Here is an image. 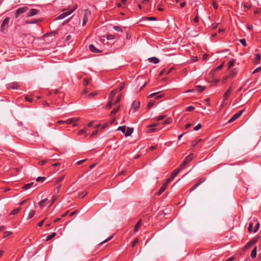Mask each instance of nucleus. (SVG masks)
Instances as JSON below:
<instances>
[{"label": "nucleus", "mask_w": 261, "mask_h": 261, "mask_svg": "<svg viewBox=\"0 0 261 261\" xmlns=\"http://www.w3.org/2000/svg\"><path fill=\"white\" fill-rule=\"evenodd\" d=\"M141 225V221L140 220L137 222L135 226L134 227V232H136L138 231L139 229L140 228V226Z\"/></svg>", "instance_id": "aec40b11"}, {"label": "nucleus", "mask_w": 261, "mask_h": 261, "mask_svg": "<svg viewBox=\"0 0 261 261\" xmlns=\"http://www.w3.org/2000/svg\"><path fill=\"white\" fill-rule=\"evenodd\" d=\"M245 111V110H242L238 112V113L234 114L232 115V116L230 118V119L228 120V122L231 123L234 120H237L239 117H240L243 112Z\"/></svg>", "instance_id": "20e7f679"}, {"label": "nucleus", "mask_w": 261, "mask_h": 261, "mask_svg": "<svg viewBox=\"0 0 261 261\" xmlns=\"http://www.w3.org/2000/svg\"><path fill=\"white\" fill-rule=\"evenodd\" d=\"M89 82V80L88 79H85L84 80L83 84H84V86H87V85H88Z\"/></svg>", "instance_id": "338daca9"}, {"label": "nucleus", "mask_w": 261, "mask_h": 261, "mask_svg": "<svg viewBox=\"0 0 261 261\" xmlns=\"http://www.w3.org/2000/svg\"><path fill=\"white\" fill-rule=\"evenodd\" d=\"M236 62V60L233 59H231V60H230L228 63V69H229Z\"/></svg>", "instance_id": "a878e982"}, {"label": "nucleus", "mask_w": 261, "mask_h": 261, "mask_svg": "<svg viewBox=\"0 0 261 261\" xmlns=\"http://www.w3.org/2000/svg\"><path fill=\"white\" fill-rule=\"evenodd\" d=\"M114 38H115L114 36L113 35L109 34V35H107V39L108 40H112V39H114Z\"/></svg>", "instance_id": "bf43d9fd"}, {"label": "nucleus", "mask_w": 261, "mask_h": 261, "mask_svg": "<svg viewBox=\"0 0 261 261\" xmlns=\"http://www.w3.org/2000/svg\"><path fill=\"white\" fill-rule=\"evenodd\" d=\"M65 175H63L62 176H61L60 177H59L58 178H57L55 181V183L56 185H57L60 182L62 181L65 178Z\"/></svg>", "instance_id": "4be33fe9"}, {"label": "nucleus", "mask_w": 261, "mask_h": 261, "mask_svg": "<svg viewBox=\"0 0 261 261\" xmlns=\"http://www.w3.org/2000/svg\"><path fill=\"white\" fill-rule=\"evenodd\" d=\"M91 12L88 10H84V17L83 19H86V20L88 21L89 17L91 16Z\"/></svg>", "instance_id": "f8f14e48"}, {"label": "nucleus", "mask_w": 261, "mask_h": 261, "mask_svg": "<svg viewBox=\"0 0 261 261\" xmlns=\"http://www.w3.org/2000/svg\"><path fill=\"white\" fill-rule=\"evenodd\" d=\"M46 179V178L45 177H38L36 179L37 182H43Z\"/></svg>", "instance_id": "ea45409f"}, {"label": "nucleus", "mask_w": 261, "mask_h": 261, "mask_svg": "<svg viewBox=\"0 0 261 261\" xmlns=\"http://www.w3.org/2000/svg\"><path fill=\"white\" fill-rule=\"evenodd\" d=\"M29 8L26 6H24L17 9L15 13V18H18L20 14L27 12Z\"/></svg>", "instance_id": "7ed1b4c3"}, {"label": "nucleus", "mask_w": 261, "mask_h": 261, "mask_svg": "<svg viewBox=\"0 0 261 261\" xmlns=\"http://www.w3.org/2000/svg\"><path fill=\"white\" fill-rule=\"evenodd\" d=\"M35 214V210H31L30 211V213H29V214L27 219H31L34 216Z\"/></svg>", "instance_id": "393cba45"}, {"label": "nucleus", "mask_w": 261, "mask_h": 261, "mask_svg": "<svg viewBox=\"0 0 261 261\" xmlns=\"http://www.w3.org/2000/svg\"><path fill=\"white\" fill-rule=\"evenodd\" d=\"M39 22V20L38 19H36V20H34L32 21H30L29 20H27L25 21V23L27 24H32V23H37Z\"/></svg>", "instance_id": "49530a36"}, {"label": "nucleus", "mask_w": 261, "mask_h": 261, "mask_svg": "<svg viewBox=\"0 0 261 261\" xmlns=\"http://www.w3.org/2000/svg\"><path fill=\"white\" fill-rule=\"evenodd\" d=\"M9 21L10 18L9 17H7L3 20L1 26V31L2 33H5L8 28Z\"/></svg>", "instance_id": "f257e3e1"}, {"label": "nucleus", "mask_w": 261, "mask_h": 261, "mask_svg": "<svg viewBox=\"0 0 261 261\" xmlns=\"http://www.w3.org/2000/svg\"><path fill=\"white\" fill-rule=\"evenodd\" d=\"M33 184H34V182L27 184L24 185L22 189L23 190H28V189L31 188L33 186Z\"/></svg>", "instance_id": "bb28decb"}, {"label": "nucleus", "mask_w": 261, "mask_h": 261, "mask_svg": "<svg viewBox=\"0 0 261 261\" xmlns=\"http://www.w3.org/2000/svg\"><path fill=\"white\" fill-rule=\"evenodd\" d=\"M223 65H224V63L223 62L220 65H219L218 67H217L215 70L218 71V70H221L222 69V68L223 67Z\"/></svg>", "instance_id": "4d7b16f0"}, {"label": "nucleus", "mask_w": 261, "mask_h": 261, "mask_svg": "<svg viewBox=\"0 0 261 261\" xmlns=\"http://www.w3.org/2000/svg\"><path fill=\"white\" fill-rule=\"evenodd\" d=\"M256 242V240H252L248 242L245 245V248H249Z\"/></svg>", "instance_id": "f3484780"}, {"label": "nucleus", "mask_w": 261, "mask_h": 261, "mask_svg": "<svg viewBox=\"0 0 261 261\" xmlns=\"http://www.w3.org/2000/svg\"><path fill=\"white\" fill-rule=\"evenodd\" d=\"M171 181V180H168V178L166 180V181L164 182V183L163 185V187H164L165 189H166L169 183H170Z\"/></svg>", "instance_id": "a18cd8bd"}, {"label": "nucleus", "mask_w": 261, "mask_h": 261, "mask_svg": "<svg viewBox=\"0 0 261 261\" xmlns=\"http://www.w3.org/2000/svg\"><path fill=\"white\" fill-rule=\"evenodd\" d=\"M47 200V198H45L42 200H41L39 203V205L40 206V207H43L44 205H45V203L46 202V201Z\"/></svg>", "instance_id": "58836bf2"}, {"label": "nucleus", "mask_w": 261, "mask_h": 261, "mask_svg": "<svg viewBox=\"0 0 261 261\" xmlns=\"http://www.w3.org/2000/svg\"><path fill=\"white\" fill-rule=\"evenodd\" d=\"M120 109V106L114 108L110 113V116L112 117L113 115H114L117 112L119 111Z\"/></svg>", "instance_id": "6ab92c4d"}, {"label": "nucleus", "mask_w": 261, "mask_h": 261, "mask_svg": "<svg viewBox=\"0 0 261 261\" xmlns=\"http://www.w3.org/2000/svg\"><path fill=\"white\" fill-rule=\"evenodd\" d=\"M40 12V11L36 9H31L29 12L27 13V17H32L33 16H34L35 15H37L38 14V13Z\"/></svg>", "instance_id": "0eeeda50"}, {"label": "nucleus", "mask_w": 261, "mask_h": 261, "mask_svg": "<svg viewBox=\"0 0 261 261\" xmlns=\"http://www.w3.org/2000/svg\"><path fill=\"white\" fill-rule=\"evenodd\" d=\"M117 91V89H114L113 91H112L109 95V99H113V97L116 95Z\"/></svg>", "instance_id": "5701e85b"}, {"label": "nucleus", "mask_w": 261, "mask_h": 261, "mask_svg": "<svg viewBox=\"0 0 261 261\" xmlns=\"http://www.w3.org/2000/svg\"><path fill=\"white\" fill-rule=\"evenodd\" d=\"M133 133V129L130 128H128L125 132V136H130Z\"/></svg>", "instance_id": "72a5a7b5"}, {"label": "nucleus", "mask_w": 261, "mask_h": 261, "mask_svg": "<svg viewBox=\"0 0 261 261\" xmlns=\"http://www.w3.org/2000/svg\"><path fill=\"white\" fill-rule=\"evenodd\" d=\"M195 89L196 91L201 93L204 91V90L205 89V87L201 86H196Z\"/></svg>", "instance_id": "b1692460"}, {"label": "nucleus", "mask_w": 261, "mask_h": 261, "mask_svg": "<svg viewBox=\"0 0 261 261\" xmlns=\"http://www.w3.org/2000/svg\"><path fill=\"white\" fill-rule=\"evenodd\" d=\"M8 88L12 89H18L19 88V85L17 83H12L8 85Z\"/></svg>", "instance_id": "9b49d317"}, {"label": "nucleus", "mask_w": 261, "mask_h": 261, "mask_svg": "<svg viewBox=\"0 0 261 261\" xmlns=\"http://www.w3.org/2000/svg\"><path fill=\"white\" fill-rule=\"evenodd\" d=\"M157 9L160 11H163L164 10L163 8H162V5L161 4L158 5L157 7Z\"/></svg>", "instance_id": "69168bd1"}, {"label": "nucleus", "mask_w": 261, "mask_h": 261, "mask_svg": "<svg viewBox=\"0 0 261 261\" xmlns=\"http://www.w3.org/2000/svg\"><path fill=\"white\" fill-rule=\"evenodd\" d=\"M231 90L230 89H228L225 92V93L223 95V101H225L227 99V98H228L229 96L230 95V93H231Z\"/></svg>", "instance_id": "2eb2a0df"}, {"label": "nucleus", "mask_w": 261, "mask_h": 261, "mask_svg": "<svg viewBox=\"0 0 261 261\" xmlns=\"http://www.w3.org/2000/svg\"><path fill=\"white\" fill-rule=\"evenodd\" d=\"M21 208L20 207L15 208V209H14L10 213V215H14L17 214L21 210Z\"/></svg>", "instance_id": "cd10ccee"}, {"label": "nucleus", "mask_w": 261, "mask_h": 261, "mask_svg": "<svg viewBox=\"0 0 261 261\" xmlns=\"http://www.w3.org/2000/svg\"><path fill=\"white\" fill-rule=\"evenodd\" d=\"M12 234V232L9 231H5L3 233V238H6Z\"/></svg>", "instance_id": "4c0bfd02"}, {"label": "nucleus", "mask_w": 261, "mask_h": 261, "mask_svg": "<svg viewBox=\"0 0 261 261\" xmlns=\"http://www.w3.org/2000/svg\"><path fill=\"white\" fill-rule=\"evenodd\" d=\"M124 86H125V83H121L118 89V90L119 91H121V90H122L124 88Z\"/></svg>", "instance_id": "09e8293b"}, {"label": "nucleus", "mask_w": 261, "mask_h": 261, "mask_svg": "<svg viewBox=\"0 0 261 261\" xmlns=\"http://www.w3.org/2000/svg\"><path fill=\"white\" fill-rule=\"evenodd\" d=\"M253 223L252 222H250L249 223V226L248 228V230L249 232H253Z\"/></svg>", "instance_id": "c9c22d12"}, {"label": "nucleus", "mask_w": 261, "mask_h": 261, "mask_svg": "<svg viewBox=\"0 0 261 261\" xmlns=\"http://www.w3.org/2000/svg\"><path fill=\"white\" fill-rule=\"evenodd\" d=\"M166 190V189L164 188V187L162 186L159 191L157 192L156 194L158 195H160L162 194Z\"/></svg>", "instance_id": "e433bc0d"}, {"label": "nucleus", "mask_w": 261, "mask_h": 261, "mask_svg": "<svg viewBox=\"0 0 261 261\" xmlns=\"http://www.w3.org/2000/svg\"><path fill=\"white\" fill-rule=\"evenodd\" d=\"M195 109V108L193 106H189L187 107L186 111L188 112H192Z\"/></svg>", "instance_id": "3c124183"}, {"label": "nucleus", "mask_w": 261, "mask_h": 261, "mask_svg": "<svg viewBox=\"0 0 261 261\" xmlns=\"http://www.w3.org/2000/svg\"><path fill=\"white\" fill-rule=\"evenodd\" d=\"M150 62L153 63L154 64L158 63L159 62V60L155 57H151L149 59Z\"/></svg>", "instance_id": "c85d7f7f"}, {"label": "nucleus", "mask_w": 261, "mask_h": 261, "mask_svg": "<svg viewBox=\"0 0 261 261\" xmlns=\"http://www.w3.org/2000/svg\"><path fill=\"white\" fill-rule=\"evenodd\" d=\"M146 20H156V18L155 17H147L144 18Z\"/></svg>", "instance_id": "603ef678"}, {"label": "nucleus", "mask_w": 261, "mask_h": 261, "mask_svg": "<svg viewBox=\"0 0 261 261\" xmlns=\"http://www.w3.org/2000/svg\"><path fill=\"white\" fill-rule=\"evenodd\" d=\"M121 98V95H119V96H118L117 97V99H116V100L115 101V103L116 104V103H118L120 101Z\"/></svg>", "instance_id": "680f3d73"}, {"label": "nucleus", "mask_w": 261, "mask_h": 261, "mask_svg": "<svg viewBox=\"0 0 261 261\" xmlns=\"http://www.w3.org/2000/svg\"><path fill=\"white\" fill-rule=\"evenodd\" d=\"M256 253H257V247L255 246L252 250V251L251 252L250 256L252 258H255L256 256Z\"/></svg>", "instance_id": "412c9836"}, {"label": "nucleus", "mask_w": 261, "mask_h": 261, "mask_svg": "<svg viewBox=\"0 0 261 261\" xmlns=\"http://www.w3.org/2000/svg\"><path fill=\"white\" fill-rule=\"evenodd\" d=\"M58 195H53L51 200V203L50 204V206L57 199Z\"/></svg>", "instance_id": "79ce46f5"}, {"label": "nucleus", "mask_w": 261, "mask_h": 261, "mask_svg": "<svg viewBox=\"0 0 261 261\" xmlns=\"http://www.w3.org/2000/svg\"><path fill=\"white\" fill-rule=\"evenodd\" d=\"M244 7L248 9H250L251 8V6L247 2L244 3Z\"/></svg>", "instance_id": "6e6d98bb"}, {"label": "nucleus", "mask_w": 261, "mask_h": 261, "mask_svg": "<svg viewBox=\"0 0 261 261\" xmlns=\"http://www.w3.org/2000/svg\"><path fill=\"white\" fill-rule=\"evenodd\" d=\"M194 154L193 153H191L189 155L187 156L182 164L179 166V167L182 170L186 168V165L188 164L189 162L191 161L193 158Z\"/></svg>", "instance_id": "f03ea898"}, {"label": "nucleus", "mask_w": 261, "mask_h": 261, "mask_svg": "<svg viewBox=\"0 0 261 261\" xmlns=\"http://www.w3.org/2000/svg\"><path fill=\"white\" fill-rule=\"evenodd\" d=\"M172 121V118L170 117H169V118H167L165 121H164L163 124L165 125V124H170L171 123Z\"/></svg>", "instance_id": "f704fd0d"}, {"label": "nucleus", "mask_w": 261, "mask_h": 261, "mask_svg": "<svg viewBox=\"0 0 261 261\" xmlns=\"http://www.w3.org/2000/svg\"><path fill=\"white\" fill-rule=\"evenodd\" d=\"M80 120L79 117H73L69 118L66 120L65 123L66 124H71L72 123L76 122Z\"/></svg>", "instance_id": "9d476101"}, {"label": "nucleus", "mask_w": 261, "mask_h": 261, "mask_svg": "<svg viewBox=\"0 0 261 261\" xmlns=\"http://www.w3.org/2000/svg\"><path fill=\"white\" fill-rule=\"evenodd\" d=\"M113 29L115 30V31H117L118 32H122V29L119 27V26H114L113 27Z\"/></svg>", "instance_id": "8fccbe9b"}, {"label": "nucleus", "mask_w": 261, "mask_h": 261, "mask_svg": "<svg viewBox=\"0 0 261 261\" xmlns=\"http://www.w3.org/2000/svg\"><path fill=\"white\" fill-rule=\"evenodd\" d=\"M138 242L139 240L138 238L134 239L132 242V247H134Z\"/></svg>", "instance_id": "37998d69"}, {"label": "nucleus", "mask_w": 261, "mask_h": 261, "mask_svg": "<svg viewBox=\"0 0 261 261\" xmlns=\"http://www.w3.org/2000/svg\"><path fill=\"white\" fill-rule=\"evenodd\" d=\"M238 69L237 68L232 69L230 71L229 74L228 76V78L233 77L238 73Z\"/></svg>", "instance_id": "4468645a"}, {"label": "nucleus", "mask_w": 261, "mask_h": 261, "mask_svg": "<svg viewBox=\"0 0 261 261\" xmlns=\"http://www.w3.org/2000/svg\"><path fill=\"white\" fill-rule=\"evenodd\" d=\"M88 130L87 127H84V128L80 129L78 132L79 135H82V134H84L85 137H87L88 135L87 134V132Z\"/></svg>", "instance_id": "ddd939ff"}, {"label": "nucleus", "mask_w": 261, "mask_h": 261, "mask_svg": "<svg viewBox=\"0 0 261 261\" xmlns=\"http://www.w3.org/2000/svg\"><path fill=\"white\" fill-rule=\"evenodd\" d=\"M89 50L91 51H92V53H100L102 52L101 50H100V49H98L96 48V47L94 45H93V44H90L89 46Z\"/></svg>", "instance_id": "1a4fd4ad"}, {"label": "nucleus", "mask_w": 261, "mask_h": 261, "mask_svg": "<svg viewBox=\"0 0 261 261\" xmlns=\"http://www.w3.org/2000/svg\"><path fill=\"white\" fill-rule=\"evenodd\" d=\"M153 104H154V102H152V101H149V102L148 103V104H147V108H148V109H150V108H151V107L153 106Z\"/></svg>", "instance_id": "e2e57ef3"}, {"label": "nucleus", "mask_w": 261, "mask_h": 261, "mask_svg": "<svg viewBox=\"0 0 261 261\" xmlns=\"http://www.w3.org/2000/svg\"><path fill=\"white\" fill-rule=\"evenodd\" d=\"M260 59H261V56L259 54H256L255 55V58H254V60L253 61V62L256 63V64H258L259 63L260 60Z\"/></svg>", "instance_id": "a211bd4d"}, {"label": "nucleus", "mask_w": 261, "mask_h": 261, "mask_svg": "<svg viewBox=\"0 0 261 261\" xmlns=\"http://www.w3.org/2000/svg\"><path fill=\"white\" fill-rule=\"evenodd\" d=\"M77 8V5H74L73 7V8L71 9H69V10L71 12V13L75 11Z\"/></svg>", "instance_id": "774afa93"}, {"label": "nucleus", "mask_w": 261, "mask_h": 261, "mask_svg": "<svg viewBox=\"0 0 261 261\" xmlns=\"http://www.w3.org/2000/svg\"><path fill=\"white\" fill-rule=\"evenodd\" d=\"M56 235V232H53L51 234L48 235L46 239V241H48L51 239H53Z\"/></svg>", "instance_id": "c756f323"}, {"label": "nucleus", "mask_w": 261, "mask_h": 261, "mask_svg": "<svg viewBox=\"0 0 261 261\" xmlns=\"http://www.w3.org/2000/svg\"><path fill=\"white\" fill-rule=\"evenodd\" d=\"M99 126H100V124H98L95 126L96 129L94 131L92 132V133H91V134L90 135V137H93L97 133V132H98L97 129L99 128Z\"/></svg>", "instance_id": "473e14b6"}, {"label": "nucleus", "mask_w": 261, "mask_h": 261, "mask_svg": "<svg viewBox=\"0 0 261 261\" xmlns=\"http://www.w3.org/2000/svg\"><path fill=\"white\" fill-rule=\"evenodd\" d=\"M259 223L258 222H257L255 224V225L254 226V229H253V232H256L258 228H259Z\"/></svg>", "instance_id": "c03bdc74"}, {"label": "nucleus", "mask_w": 261, "mask_h": 261, "mask_svg": "<svg viewBox=\"0 0 261 261\" xmlns=\"http://www.w3.org/2000/svg\"><path fill=\"white\" fill-rule=\"evenodd\" d=\"M202 141V139H200L199 140H198L196 142H192V146L193 147H195L196 145H197L200 142H201Z\"/></svg>", "instance_id": "864d4df0"}, {"label": "nucleus", "mask_w": 261, "mask_h": 261, "mask_svg": "<svg viewBox=\"0 0 261 261\" xmlns=\"http://www.w3.org/2000/svg\"><path fill=\"white\" fill-rule=\"evenodd\" d=\"M159 93L158 92H156V93H151L150 94L149 96H148V97L149 98H152L154 96L156 95V96L155 97V99H159L160 98H161L163 96V94H158Z\"/></svg>", "instance_id": "dca6fc26"}, {"label": "nucleus", "mask_w": 261, "mask_h": 261, "mask_svg": "<svg viewBox=\"0 0 261 261\" xmlns=\"http://www.w3.org/2000/svg\"><path fill=\"white\" fill-rule=\"evenodd\" d=\"M140 106V101L138 100H135L132 105V107L130 109V112L133 111V113H135L139 109Z\"/></svg>", "instance_id": "39448f33"}, {"label": "nucleus", "mask_w": 261, "mask_h": 261, "mask_svg": "<svg viewBox=\"0 0 261 261\" xmlns=\"http://www.w3.org/2000/svg\"><path fill=\"white\" fill-rule=\"evenodd\" d=\"M240 42L244 46H246L247 45L245 39H241L240 40Z\"/></svg>", "instance_id": "5fc2aeb1"}, {"label": "nucleus", "mask_w": 261, "mask_h": 261, "mask_svg": "<svg viewBox=\"0 0 261 261\" xmlns=\"http://www.w3.org/2000/svg\"><path fill=\"white\" fill-rule=\"evenodd\" d=\"M166 115H160V116L154 118V119L156 121H160V120H162L163 119H164L166 117Z\"/></svg>", "instance_id": "2f4dec72"}, {"label": "nucleus", "mask_w": 261, "mask_h": 261, "mask_svg": "<svg viewBox=\"0 0 261 261\" xmlns=\"http://www.w3.org/2000/svg\"><path fill=\"white\" fill-rule=\"evenodd\" d=\"M182 169L179 167V168L175 169L171 174L170 176L168 178V180H172L176 175Z\"/></svg>", "instance_id": "423d86ee"}, {"label": "nucleus", "mask_w": 261, "mask_h": 261, "mask_svg": "<svg viewBox=\"0 0 261 261\" xmlns=\"http://www.w3.org/2000/svg\"><path fill=\"white\" fill-rule=\"evenodd\" d=\"M114 235L112 234V236H111L110 237H109L108 239H106L105 240H104L103 241L101 242V243H100L99 244V246H101L102 245V244H103L104 243L108 242L109 241L111 240L113 237Z\"/></svg>", "instance_id": "7c9ffc66"}, {"label": "nucleus", "mask_w": 261, "mask_h": 261, "mask_svg": "<svg viewBox=\"0 0 261 261\" xmlns=\"http://www.w3.org/2000/svg\"><path fill=\"white\" fill-rule=\"evenodd\" d=\"M47 161L46 160L40 161L39 162L40 165L42 166L47 163Z\"/></svg>", "instance_id": "0e129e2a"}, {"label": "nucleus", "mask_w": 261, "mask_h": 261, "mask_svg": "<svg viewBox=\"0 0 261 261\" xmlns=\"http://www.w3.org/2000/svg\"><path fill=\"white\" fill-rule=\"evenodd\" d=\"M61 186H62V185L61 184H60L56 188L55 190H56L57 193H59L60 192Z\"/></svg>", "instance_id": "052dcab7"}, {"label": "nucleus", "mask_w": 261, "mask_h": 261, "mask_svg": "<svg viewBox=\"0 0 261 261\" xmlns=\"http://www.w3.org/2000/svg\"><path fill=\"white\" fill-rule=\"evenodd\" d=\"M125 126H119L118 127V128L117 129L118 130H120L121 131L122 133H124L125 132Z\"/></svg>", "instance_id": "de8ad7c7"}, {"label": "nucleus", "mask_w": 261, "mask_h": 261, "mask_svg": "<svg viewBox=\"0 0 261 261\" xmlns=\"http://www.w3.org/2000/svg\"><path fill=\"white\" fill-rule=\"evenodd\" d=\"M113 99H110V101H109V102L107 103V105H106V108L107 109H110L111 108V107L113 105Z\"/></svg>", "instance_id": "a19ab883"}, {"label": "nucleus", "mask_w": 261, "mask_h": 261, "mask_svg": "<svg viewBox=\"0 0 261 261\" xmlns=\"http://www.w3.org/2000/svg\"><path fill=\"white\" fill-rule=\"evenodd\" d=\"M70 14H71V12L69 10H68L67 11L64 12L62 13V14H61L59 16H58L57 19H63L64 18L68 16Z\"/></svg>", "instance_id": "6e6552de"}, {"label": "nucleus", "mask_w": 261, "mask_h": 261, "mask_svg": "<svg viewBox=\"0 0 261 261\" xmlns=\"http://www.w3.org/2000/svg\"><path fill=\"white\" fill-rule=\"evenodd\" d=\"M201 128V125L200 124H198L196 126H195L194 128V130L197 131Z\"/></svg>", "instance_id": "13d9d810"}]
</instances>
